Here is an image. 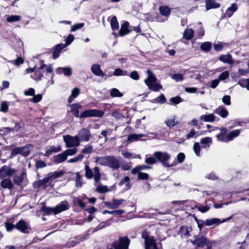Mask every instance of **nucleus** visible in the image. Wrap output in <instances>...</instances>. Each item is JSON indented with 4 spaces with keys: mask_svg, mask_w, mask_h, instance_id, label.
I'll list each match as a JSON object with an SVG mask.
<instances>
[{
    "mask_svg": "<svg viewBox=\"0 0 249 249\" xmlns=\"http://www.w3.org/2000/svg\"><path fill=\"white\" fill-rule=\"evenodd\" d=\"M64 172L63 171H54L47 174L42 179L36 181L33 183V186L35 188L41 187L45 189L47 186V184L51 180H53L62 177Z\"/></svg>",
    "mask_w": 249,
    "mask_h": 249,
    "instance_id": "1",
    "label": "nucleus"
},
{
    "mask_svg": "<svg viewBox=\"0 0 249 249\" xmlns=\"http://www.w3.org/2000/svg\"><path fill=\"white\" fill-rule=\"evenodd\" d=\"M227 129L222 127L220 129V132L216 136L217 140L219 142L228 143L238 136L240 133V129L233 130L227 133Z\"/></svg>",
    "mask_w": 249,
    "mask_h": 249,
    "instance_id": "2",
    "label": "nucleus"
},
{
    "mask_svg": "<svg viewBox=\"0 0 249 249\" xmlns=\"http://www.w3.org/2000/svg\"><path fill=\"white\" fill-rule=\"evenodd\" d=\"M153 156L157 159V161L160 162L163 166L167 167H173L176 165V162L171 164L168 163V160L170 158V155L166 152L157 151L153 154Z\"/></svg>",
    "mask_w": 249,
    "mask_h": 249,
    "instance_id": "3",
    "label": "nucleus"
},
{
    "mask_svg": "<svg viewBox=\"0 0 249 249\" xmlns=\"http://www.w3.org/2000/svg\"><path fill=\"white\" fill-rule=\"evenodd\" d=\"M148 77L144 80V82L149 89L157 91L162 89V86L156 82V78L154 74L150 71H147Z\"/></svg>",
    "mask_w": 249,
    "mask_h": 249,
    "instance_id": "4",
    "label": "nucleus"
},
{
    "mask_svg": "<svg viewBox=\"0 0 249 249\" xmlns=\"http://www.w3.org/2000/svg\"><path fill=\"white\" fill-rule=\"evenodd\" d=\"M142 236L145 240V249H162L161 244L157 243L153 237L148 236L145 231L142 232Z\"/></svg>",
    "mask_w": 249,
    "mask_h": 249,
    "instance_id": "5",
    "label": "nucleus"
},
{
    "mask_svg": "<svg viewBox=\"0 0 249 249\" xmlns=\"http://www.w3.org/2000/svg\"><path fill=\"white\" fill-rule=\"evenodd\" d=\"M69 208V203L66 201H62L54 207H45L43 211L47 214L53 213L56 214Z\"/></svg>",
    "mask_w": 249,
    "mask_h": 249,
    "instance_id": "6",
    "label": "nucleus"
},
{
    "mask_svg": "<svg viewBox=\"0 0 249 249\" xmlns=\"http://www.w3.org/2000/svg\"><path fill=\"white\" fill-rule=\"evenodd\" d=\"M104 114L103 111L99 109H88L83 111L80 115V118L86 117H101ZM73 115L76 117H79V111L77 110H74Z\"/></svg>",
    "mask_w": 249,
    "mask_h": 249,
    "instance_id": "7",
    "label": "nucleus"
},
{
    "mask_svg": "<svg viewBox=\"0 0 249 249\" xmlns=\"http://www.w3.org/2000/svg\"><path fill=\"white\" fill-rule=\"evenodd\" d=\"M32 148L33 145L30 144L20 147H15L12 150L10 158L11 159L13 158L17 154H20L24 157H26L29 155Z\"/></svg>",
    "mask_w": 249,
    "mask_h": 249,
    "instance_id": "8",
    "label": "nucleus"
},
{
    "mask_svg": "<svg viewBox=\"0 0 249 249\" xmlns=\"http://www.w3.org/2000/svg\"><path fill=\"white\" fill-rule=\"evenodd\" d=\"M63 140L67 147H76L80 145V140L77 136H71L69 135L63 136Z\"/></svg>",
    "mask_w": 249,
    "mask_h": 249,
    "instance_id": "9",
    "label": "nucleus"
},
{
    "mask_svg": "<svg viewBox=\"0 0 249 249\" xmlns=\"http://www.w3.org/2000/svg\"><path fill=\"white\" fill-rule=\"evenodd\" d=\"M130 240L127 237H120L118 241L112 243V246L115 249H128Z\"/></svg>",
    "mask_w": 249,
    "mask_h": 249,
    "instance_id": "10",
    "label": "nucleus"
},
{
    "mask_svg": "<svg viewBox=\"0 0 249 249\" xmlns=\"http://www.w3.org/2000/svg\"><path fill=\"white\" fill-rule=\"evenodd\" d=\"M114 170L118 169L120 167L119 160L113 156H107V166Z\"/></svg>",
    "mask_w": 249,
    "mask_h": 249,
    "instance_id": "11",
    "label": "nucleus"
},
{
    "mask_svg": "<svg viewBox=\"0 0 249 249\" xmlns=\"http://www.w3.org/2000/svg\"><path fill=\"white\" fill-rule=\"evenodd\" d=\"M16 172V170L7 166H3L0 169V178H3L6 177L13 176Z\"/></svg>",
    "mask_w": 249,
    "mask_h": 249,
    "instance_id": "12",
    "label": "nucleus"
},
{
    "mask_svg": "<svg viewBox=\"0 0 249 249\" xmlns=\"http://www.w3.org/2000/svg\"><path fill=\"white\" fill-rule=\"evenodd\" d=\"M15 228L21 232L27 233L30 230L29 225L23 220H20L16 225Z\"/></svg>",
    "mask_w": 249,
    "mask_h": 249,
    "instance_id": "13",
    "label": "nucleus"
},
{
    "mask_svg": "<svg viewBox=\"0 0 249 249\" xmlns=\"http://www.w3.org/2000/svg\"><path fill=\"white\" fill-rule=\"evenodd\" d=\"M77 137L80 141L88 142L90 136V131L86 128H82L79 131Z\"/></svg>",
    "mask_w": 249,
    "mask_h": 249,
    "instance_id": "14",
    "label": "nucleus"
},
{
    "mask_svg": "<svg viewBox=\"0 0 249 249\" xmlns=\"http://www.w3.org/2000/svg\"><path fill=\"white\" fill-rule=\"evenodd\" d=\"M191 242L197 247H203L208 244L207 239L203 236H197L194 240L191 241Z\"/></svg>",
    "mask_w": 249,
    "mask_h": 249,
    "instance_id": "15",
    "label": "nucleus"
},
{
    "mask_svg": "<svg viewBox=\"0 0 249 249\" xmlns=\"http://www.w3.org/2000/svg\"><path fill=\"white\" fill-rule=\"evenodd\" d=\"M124 201L123 199H113L112 202H105V205L109 209H115L118 208L120 205Z\"/></svg>",
    "mask_w": 249,
    "mask_h": 249,
    "instance_id": "16",
    "label": "nucleus"
},
{
    "mask_svg": "<svg viewBox=\"0 0 249 249\" xmlns=\"http://www.w3.org/2000/svg\"><path fill=\"white\" fill-rule=\"evenodd\" d=\"M230 219L231 217H229L227 219H224L222 221L220 219L217 218L207 219L205 220V226H211L214 225H219L220 224L224 223Z\"/></svg>",
    "mask_w": 249,
    "mask_h": 249,
    "instance_id": "17",
    "label": "nucleus"
},
{
    "mask_svg": "<svg viewBox=\"0 0 249 249\" xmlns=\"http://www.w3.org/2000/svg\"><path fill=\"white\" fill-rule=\"evenodd\" d=\"M56 72L59 74L63 73L66 76H70L72 74V71L69 67H59L56 69Z\"/></svg>",
    "mask_w": 249,
    "mask_h": 249,
    "instance_id": "18",
    "label": "nucleus"
},
{
    "mask_svg": "<svg viewBox=\"0 0 249 249\" xmlns=\"http://www.w3.org/2000/svg\"><path fill=\"white\" fill-rule=\"evenodd\" d=\"M45 66L46 65L45 64L42 65L39 69L35 71L34 74L31 75V77L36 80H40L43 75V72L41 71V70H43Z\"/></svg>",
    "mask_w": 249,
    "mask_h": 249,
    "instance_id": "19",
    "label": "nucleus"
},
{
    "mask_svg": "<svg viewBox=\"0 0 249 249\" xmlns=\"http://www.w3.org/2000/svg\"><path fill=\"white\" fill-rule=\"evenodd\" d=\"M219 60L224 63H227L230 65H232L233 64V60L232 58L231 55L230 53L220 55L219 57Z\"/></svg>",
    "mask_w": 249,
    "mask_h": 249,
    "instance_id": "20",
    "label": "nucleus"
},
{
    "mask_svg": "<svg viewBox=\"0 0 249 249\" xmlns=\"http://www.w3.org/2000/svg\"><path fill=\"white\" fill-rule=\"evenodd\" d=\"M91 71L94 74L98 76H104L105 75L101 69L100 65L99 64L92 65L91 67Z\"/></svg>",
    "mask_w": 249,
    "mask_h": 249,
    "instance_id": "21",
    "label": "nucleus"
},
{
    "mask_svg": "<svg viewBox=\"0 0 249 249\" xmlns=\"http://www.w3.org/2000/svg\"><path fill=\"white\" fill-rule=\"evenodd\" d=\"M61 150V148L60 146L55 147L54 146H51L46 149L45 153L44 155L46 157H49L51 154L58 152Z\"/></svg>",
    "mask_w": 249,
    "mask_h": 249,
    "instance_id": "22",
    "label": "nucleus"
},
{
    "mask_svg": "<svg viewBox=\"0 0 249 249\" xmlns=\"http://www.w3.org/2000/svg\"><path fill=\"white\" fill-rule=\"evenodd\" d=\"M205 3L206 9L207 10H209L211 9L217 8L220 6V3L215 2L213 0H206Z\"/></svg>",
    "mask_w": 249,
    "mask_h": 249,
    "instance_id": "23",
    "label": "nucleus"
},
{
    "mask_svg": "<svg viewBox=\"0 0 249 249\" xmlns=\"http://www.w3.org/2000/svg\"><path fill=\"white\" fill-rule=\"evenodd\" d=\"M94 159V161L97 164L103 166H107V156L96 157Z\"/></svg>",
    "mask_w": 249,
    "mask_h": 249,
    "instance_id": "24",
    "label": "nucleus"
},
{
    "mask_svg": "<svg viewBox=\"0 0 249 249\" xmlns=\"http://www.w3.org/2000/svg\"><path fill=\"white\" fill-rule=\"evenodd\" d=\"M129 23L127 21H124L119 31V34L121 36H124L130 33V31L128 29Z\"/></svg>",
    "mask_w": 249,
    "mask_h": 249,
    "instance_id": "25",
    "label": "nucleus"
},
{
    "mask_svg": "<svg viewBox=\"0 0 249 249\" xmlns=\"http://www.w3.org/2000/svg\"><path fill=\"white\" fill-rule=\"evenodd\" d=\"M214 112L224 118L227 117L229 114L228 111L223 106H219Z\"/></svg>",
    "mask_w": 249,
    "mask_h": 249,
    "instance_id": "26",
    "label": "nucleus"
},
{
    "mask_svg": "<svg viewBox=\"0 0 249 249\" xmlns=\"http://www.w3.org/2000/svg\"><path fill=\"white\" fill-rule=\"evenodd\" d=\"M66 47L64 44H58L55 46L53 53V58L55 59L57 58L59 55L61 51Z\"/></svg>",
    "mask_w": 249,
    "mask_h": 249,
    "instance_id": "27",
    "label": "nucleus"
},
{
    "mask_svg": "<svg viewBox=\"0 0 249 249\" xmlns=\"http://www.w3.org/2000/svg\"><path fill=\"white\" fill-rule=\"evenodd\" d=\"M125 184V190H129L131 187V185L130 182V178L126 176L122 178L120 182L118 183V185L120 186H123Z\"/></svg>",
    "mask_w": 249,
    "mask_h": 249,
    "instance_id": "28",
    "label": "nucleus"
},
{
    "mask_svg": "<svg viewBox=\"0 0 249 249\" xmlns=\"http://www.w3.org/2000/svg\"><path fill=\"white\" fill-rule=\"evenodd\" d=\"M67 159L64 152H62L61 154L54 156L53 157V161L54 163H60L65 161Z\"/></svg>",
    "mask_w": 249,
    "mask_h": 249,
    "instance_id": "29",
    "label": "nucleus"
},
{
    "mask_svg": "<svg viewBox=\"0 0 249 249\" xmlns=\"http://www.w3.org/2000/svg\"><path fill=\"white\" fill-rule=\"evenodd\" d=\"M178 121L176 120L175 116L172 117L170 118L167 119L165 121V124L169 128H172L177 125Z\"/></svg>",
    "mask_w": 249,
    "mask_h": 249,
    "instance_id": "30",
    "label": "nucleus"
},
{
    "mask_svg": "<svg viewBox=\"0 0 249 249\" xmlns=\"http://www.w3.org/2000/svg\"><path fill=\"white\" fill-rule=\"evenodd\" d=\"M0 186L4 189H11L14 185L10 179L5 178L1 181Z\"/></svg>",
    "mask_w": 249,
    "mask_h": 249,
    "instance_id": "31",
    "label": "nucleus"
},
{
    "mask_svg": "<svg viewBox=\"0 0 249 249\" xmlns=\"http://www.w3.org/2000/svg\"><path fill=\"white\" fill-rule=\"evenodd\" d=\"M194 34V31L191 28H186L184 31L183 37L187 40H191Z\"/></svg>",
    "mask_w": 249,
    "mask_h": 249,
    "instance_id": "32",
    "label": "nucleus"
},
{
    "mask_svg": "<svg viewBox=\"0 0 249 249\" xmlns=\"http://www.w3.org/2000/svg\"><path fill=\"white\" fill-rule=\"evenodd\" d=\"M215 116L213 114L201 115L199 119L201 121L207 122H213L215 120Z\"/></svg>",
    "mask_w": 249,
    "mask_h": 249,
    "instance_id": "33",
    "label": "nucleus"
},
{
    "mask_svg": "<svg viewBox=\"0 0 249 249\" xmlns=\"http://www.w3.org/2000/svg\"><path fill=\"white\" fill-rule=\"evenodd\" d=\"M200 142L202 145V147H209L212 143V139L211 137H205L200 140Z\"/></svg>",
    "mask_w": 249,
    "mask_h": 249,
    "instance_id": "34",
    "label": "nucleus"
},
{
    "mask_svg": "<svg viewBox=\"0 0 249 249\" xmlns=\"http://www.w3.org/2000/svg\"><path fill=\"white\" fill-rule=\"evenodd\" d=\"M146 135L143 134H133L131 135H130L127 137V141L131 142H132L137 141L139 139H140L141 138L143 137H145Z\"/></svg>",
    "mask_w": 249,
    "mask_h": 249,
    "instance_id": "35",
    "label": "nucleus"
},
{
    "mask_svg": "<svg viewBox=\"0 0 249 249\" xmlns=\"http://www.w3.org/2000/svg\"><path fill=\"white\" fill-rule=\"evenodd\" d=\"M160 13L163 16L168 17L171 12V9L167 6H161L159 8Z\"/></svg>",
    "mask_w": 249,
    "mask_h": 249,
    "instance_id": "36",
    "label": "nucleus"
},
{
    "mask_svg": "<svg viewBox=\"0 0 249 249\" xmlns=\"http://www.w3.org/2000/svg\"><path fill=\"white\" fill-rule=\"evenodd\" d=\"M236 10H237V7H236V4L234 3H233L231 4V7H229L227 9V10L225 13V15L228 18H230L232 15L233 13L236 11Z\"/></svg>",
    "mask_w": 249,
    "mask_h": 249,
    "instance_id": "37",
    "label": "nucleus"
},
{
    "mask_svg": "<svg viewBox=\"0 0 249 249\" xmlns=\"http://www.w3.org/2000/svg\"><path fill=\"white\" fill-rule=\"evenodd\" d=\"M93 171L94 173V179L96 183H98L100 180L101 174L100 173L99 168L97 166L94 167L93 168Z\"/></svg>",
    "mask_w": 249,
    "mask_h": 249,
    "instance_id": "38",
    "label": "nucleus"
},
{
    "mask_svg": "<svg viewBox=\"0 0 249 249\" xmlns=\"http://www.w3.org/2000/svg\"><path fill=\"white\" fill-rule=\"evenodd\" d=\"M80 93V89L79 88H75L71 91V95L68 99L69 103H71L73 99L77 97Z\"/></svg>",
    "mask_w": 249,
    "mask_h": 249,
    "instance_id": "39",
    "label": "nucleus"
},
{
    "mask_svg": "<svg viewBox=\"0 0 249 249\" xmlns=\"http://www.w3.org/2000/svg\"><path fill=\"white\" fill-rule=\"evenodd\" d=\"M212 48V44L210 42H205L202 43L200 45V49L202 51L208 52Z\"/></svg>",
    "mask_w": 249,
    "mask_h": 249,
    "instance_id": "40",
    "label": "nucleus"
},
{
    "mask_svg": "<svg viewBox=\"0 0 249 249\" xmlns=\"http://www.w3.org/2000/svg\"><path fill=\"white\" fill-rule=\"evenodd\" d=\"M24 177V173H22L19 176H16L14 178V181L15 183L18 185H20L23 180Z\"/></svg>",
    "mask_w": 249,
    "mask_h": 249,
    "instance_id": "41",
    "label": "nucleus"
},
{
    "mask_svg": "<svg viewBox=\"0 0 249 249\" xmlns=\"http://www.w3.org/2000/svg\"><path fill=\"white\" fill-rule=\"evenodd\" d=\"M110 95L113 97H121L123 96V94L116 88H113L110 90Z\"/></svg>",
    "mask_w": 249,
    "mask_h": 249,
    "instance_id": "42",
    "label": "nucleus"
},
{
    "mask_svg": "<svg viewBox=\"0 0 249 249\" xmlns=\"http://www.w3.org/2000/svg\"><path fill=\"white\" fill-rule=\"evenodd\" d=\"M110 25L111 27V29L113 30H116L118 29L119 24L117 18L115 16H114L112 18L110 21Z\"/></svg>",
    "mask_w": 249,
    "mask_h": 249,
    "instance_id": "43",
    "label": "nucleus"
},
{
    "mask_svg": "<svg viewBox=\"0 0 249 249\" xmlns=\"http://www.w3.org/2000/svg\"><path fill=\"white\" fill-rule=\"evenodd\" d=\"M85 175L87 178L88 179H91L93 178V171L90 168V167L87 165H86L85 166Z\"/></svg>",
    "mask_w": 249,
    "mask_h": 249,
    "instance_id": "44",
    "label": "nucleus"
},
{
    "mask_svg": "<svg viewBox=\"0 0 249 249\" xmlns=\"http://www.w3.org/2000/svg\"><path fill=\"white\" fill-rule=\"evenodd\" d=\"M114 75L115 76H124V75H128V72L125 71H123L121 69H116L114 70L113 72Z\"/></svg>",
    "mask_w": 249,
    "mask_h": 249,
    "instance_id": "45",
    "label": "nucleus"
},
{
    "mask_svg": "<svg viewBox=\"0 0 249 249\" xmlns=\"http://www.w3.org/2000/svg\"><path fill=\"white\" fill-rule=\"evenodd\" d=\"M191 229L189 228L185 227H182L180 229V231H179V233L181 235H184L187 236H190V231H191Z\"/></svg>",
    "mask_w": 249,
    "mask_h": 249,
    "instance_id": "46",
    "label": "nucleus"
},
{
    "mask_svg": "<svg viewBox=\"0 0 249 249\" xmlns=\"http://www.w3.org/2000/svg\"><path fill=\"white\" fill-rule=\"evenodd\" d=\"M77 151V149L75 147H74L71 149H68L64 151V153L66 155V157L67 158L68 156H73L75 155Z\"/></svg>",
    "mask_w": 249,
    "mask_h": 249,
    "instance_id": "47",
    "label": "nucleus"
},
{
    "mask_svg": "<svg viewBox=\"0 0 249 249\" xmlns=\"http://www.w3.org/2000/svg\"><path fill=\"white\" fill-rule=\"evenodd\" d=\"M124 213V211L123 210H114V211H107V210H104L103 212V214H106V213H109L110 214H117V215H121Z\"/></svg>",
    "mask_w": 249,
    "mask_h": 249,
    "instance_id": "48",
    "label": "nucleus"
},
{
    "mask_svg": "<svg viewBox=\"0 0 249 249\" xmlns=\"http://www.w3.org/2000/svg\"><path fill=\"white\" fill-rule=\"evenodd\" d=\"M238 84L242 88H245L249 90V79L241 80L238 82Z\"/></svg>",
    "mask_w": 249,
    "mask_h": 249,
    "instance_id": "49",
    "label": "nucleus"
},
{
    "mask_svg": "<svg viewBox=\"0 0 249 249\" xmlns=\"http://www.w3.org/2000/svg\"><path fill=\"white\" fill-rule=\"evenodd\" d=\"M84 158V156L82 154H80L76 156V157L69 160H68V163H74L77 162L79 161H81L83 158Z\"/></svg>",
    "mask_w": 249,
    "mask_h": 249,
    "instance_id": "50",
    "label": "nucleus"
},
{
    "mask_svg": "<svg viewBox=\"0 0 249 249\" xmlns=\"http://www.w3.org/2000/svg\"><path fill=\"white\" fill-rule=\"evenodd\" d=\"M96 191L100 193H105L109 191L107 186L98 185L96 187Z\"/></svg>",
    "mask_w": 249,
    "mask_h": 249,
    "instance_id": "51",
    "label": "nucleus"
},
{
    "mask_svg": "<svg viewBox=\"0 0 249 249\" xmlns=\"http://www.w3.org/2000/svg\"><path fill=\"white\" fill-rule=\"evenodd\" d=\"M20 20V16L18 15H11L7 18L8 22H14L18 21Z\"/></svg>",
    "mask_w": 249,
    "mask_h": 249,
    "instance_id": "52",
    "label": "nucleus"
},
{
    "mask_svg": "<svg viewBox=\"0 0 249 249\" xmlns=\"http://www.w3.org/2000/svg\"><path fill=\"white\" fill-rule=\"evenodd\" d=\"M110 223L109 222V221L107 220L106 222H102L100 223L94 230V231H97L99 230L102 229L110 225Z\"/></svg>",
    "mask_w": 249,
    "mask_h": 249,
    "instance_id": "53",
    "label": "nucleus"
},
{
    "mask_svg": "<svg viewBox=\"0 0 249 249\" xmlns=\"http://www.w3.org/2000/svg\"><path fill=\"white\" fill-rule=\"evenodd\" d=\"M9 62L16 66H19L20 64H22L24 63V60L20 57H18L15 60H8Z\"/></svg>",
    "mask_w": 249,
    "mask_h": 249,
    "instance_id": "54",
    "label": "nucleus"
},
{
    "mask_svg": "<svg viewBox=\"0 0 249 249\" xmlns=\"http://www.w3.org/2000/svg\"><path fill=\"white\" fill-rule=\"evenodd\" d=\"M193 149L197 157L200 156V146L198 142H195L194 144Z\"/></svg>",
    "mask_w": 249,
    "mask_h": 249,
    "instance_id": "55",
    "label": "nucleus"
},
{
    "mask_svg": "<svg viewBox=\"0 0 249 249\" xmlns=\"http://www.w3.org/2000/svg\"><path fill=\"white\" fill-rule=\"evenodd\" d=\"M145 162L147 164H154L157 162V159L155 158V157H147L146 155V158L145 159Z\"/></svg>",
    "mask_w": 249,
    "mask_h": 249,
    "instance_id": "56",
    "label": "nucleus"
},
{
    "mask_svg": "<svg viewBox=\"0 0 249 249\" xmlns=\"http://www.w3.org/2000/svg\"><path fill=\"white\" fill-rule=\"evenodd\" d=\"M84 26V23H79L75 24L71 26V32H75L76 30L82 28V27H83Z\"/></svg>",
    "mask_w": 249,
    "mask_h": 249,
    "instance_id": "57",
    "label": "nucleus"
},
{
    "mask_svg": "<svg viewBox=\"0 0 249 249\" xmlns=\"http://www.w3.org/2000/svg\"><path fill=\"white\" fill-rule=\"evenodd\" d=\"M111 115L114 118L116 119H120L122 117H124L123 115L120 113L118 110H114L111 111Z\"/></svg>",
    "mask_w": 249,
    "mask_h": 249,
    "instance_id": "58",
    "label": "nucleus"
},
{
    "mask_svg": "<svg viewBox=\"0 0 249 249\" xmlns=\"http://www.w3.org/2000/svg\"><path fill=\"white\" fill-rule=\"evenodd\" d=\"M20 128V126L18 123H17L16 124L15 127L13 128H11L10 127L5 128V129L6 130V131L7 132H10L11 131H12L13 132H14V131L17 132L19 130Z\"/></svg>",
    "mask_w": 249,
    "mask_h": 249,
    "instance_id": "59",
    "label": "nucleus"
},
{
    "mask_svg": "<svg viewBox=\"0 0 249 249\" xmlns=\"http://www.w3.org/2000/svg\"><path fill=\"white\" fill-rule=\"evenodd\" d=\"M172 78L177 82L181 81L183 79V76L182 74L177 73L173 74Z\"/></svg>",
    "mask_w": 249,
    "mask_h": 249,
    "instance_id": "60",
    "label": "nucleus"
},
{
    "mask_svg": "<svg viewBox=\"0 0 249 249\" xmlns=\"http://www.w3.org/2000/svg\"><path fill=\"white\" fill-rule=\"evenodd\" d=\"M170 101L173 104H178L182 101V100L179 96L172 97L170 99Z\"/></svg>",
    "mask_w": 249,
    "mask_h": 249,
    "instance_id": "61",
    "label": "nucleus"
},
{
    "mask_svg": "<svg viewBox=\"0 0 249 249\" xmlns=\"http://www.w3.org/2000/svg\"><path fill=\"white\" fill-rule=\"evenodd\" d=\"M155 100L156 103L162 104L165 102L166 98L165 96L161 94L157 99H155Z\"/></svg>",
    "mask_w": 249,
    "mask_h": 249,
    "instance_id": "62",
    "label": "nucleus"
},
{
    "mask_svg": "<svg viewBox=\"0 0 249 249\" xmlns=\"http://www.w3.org/2000/svg\"><path fill=\"white\" fill-rule=\"evenodd\" d=\"M229 76V73L228 71H224L221 73L218 76L219 80H224L227 79Z\"/></svg>",
    "mask_w": 249,
    "mask_h": 249,
    "instance_id": "63",
    "label": "nucleus"
},
{
    "mask_svg": "<svg viewBox=\"0 0 249 249\" xmlns=\"http://www.w3.org/2000/svg\"><path fill=\"white\" fill-rule=\"evenodd\" d=\"M92 146L90 145H88L86 146L84 149H82V152L84 154H89L92 151Z\"/></svg>",
    "mask_w": 249,
    "mask_h": 249,
    "instance_id": "64",
    "label": "nucleus"
}]
</instances>
